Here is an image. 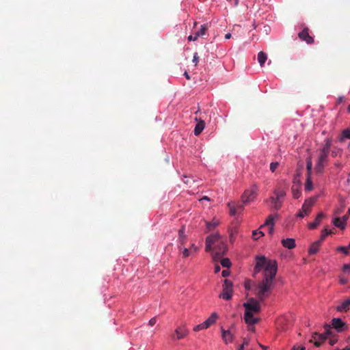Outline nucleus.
<instances>
[{"mask_svg": "<svg viewBox=\"0 0 350 350\" xmlns=\"http://www.w3.org/2000/svg\"><path fill=\"white\" fill-rule=\"evenodd\" d=\"M256 263L254 267V274H256L264 268L263 278L257 286L256 295L261 301L268 297L274 287V281L278 271L277 262L275 260H269L263 256L256 258Z\"/></svg>", "mask_w": 350, "mask_h": 350, "instance_id": "obj_1", "label": "nucleus"}, {"mask_svg": "<svg viewBox=\"0 0 350 350\" xmlns=\"http://www.w3.org/2000/svg\"><path fill=\"white\" fill-rule=\"evenodd\" d=\"M245 308L244 320L249 325H254L258 323V319L254 317V314H257L260 311V305L258 301L254 298H250L248 301L243 304Z\"/></svg>", "mask_w": 350, "mask_h": 350, "instance_id": "obj_2", "label": "nucleus"}, {"mask_svg": "<svg viewBox=\"0 0 350 350\" xmlns=\"http://www.w3.org/2000/svg\"><path fill=\"white\" fill-rule=\"evenodd\" d=\"M331 141L327 139L325 140L323 147L319 150V154L317 162L315 165V170L317 173H323L324 167L327 163L328 156L330 151Z\"/></svg>", "mask_w": 350, "mask_h": 350, "instance_id": "obj_3", "label": "nucleus"}, {"mask_svg": "<svg viewBox=\"0 0 350 350\" xmlns=\"http://www.w3.org/2000/svg\"><path fill=\"white\" fill-rule=\"evenodd\" d=\"M329 329V325H326L325 334H319L317 332H314L309 342L313 343L317 347H320L327 339V336L330 334Z\"/></svg>", "mask_w": 350, "mask_h": 350, "instance_id": "obj_4", "label": "nucleus"}, {"mask_svg": "<svg viewBox=\"0 0 350 350\" xmlns=\"http://www.w3.org/2000/svg\"><path fill=\"white\" fill-rule=\"evenodd\" d=\"M258 188L254 185L250 189L245 191L242 196V202L243 204H247L252 202L256 197Z\"/></svg>", "mask_w": 350, "mask_h": 350, "instance_id": "obj_5", "label": "nucleus"}, {"mask_svg": "<svg viewBox=\"0 0 350 350\" xmlns=\"http://www.w3.org/2000/svg\"><path fill=\"white\" fill-rule=\"evenodd\" d=\"M232 294V284L228 280H224L223 285V291L220 294L219 297L225 300H230Z\"/></svg>", "mask_w": 350, "mask_h": 350, "instance_id": "obj_6", "label": "nucleus"}, {"mask_svg": "<svg viewBox=\"0 0 350 350\" xmlns=\"http://www.w3.org/2000/svg\"><path fill=\"white\" fill-rule=\"evenodd\" d=\"M316 202L315 198H309L306 200L302 205L301 209L297 213V217L303 218L306 215L308 214L310 211L311 207Z\"/></svg>", "mask_w": 350, "mask_h": 350, "instance_id": "obj_7", "label": "nucleus"}, {"mask_svg": "<svg viewBox=\"0 0 350 350\" xmlns=\"http://www.w3.org/2000/svg\"><path fill=\"white\" fill-rule=\"evenodd\" d=\"M188 334V330L185 326H180L175 330L174 334L172 336L173 340H180L184 338Z\"/></svg>", "mask_w": 350, "mask_h": 350, "instance_id": "obj_8", "label": "nucleus"}, {"mask_svg": "<svg viewBox=\"0 0 350 350\" xmlns=\"http://www.w3.org/2000/svg\"><path fill=\"white\" fill-rule=\"evenodd\" d=\"M299 38L305 41L307 44H312L314 42V38L309 34V29L305 27L301 32L298 33Z\"/></svg>", "mask_w": 350, "mask_h": 350, "instance_id": "obj_9", "label": "nucleus"}, {"mask_svg": "<svg viewBox=\"0 0 350 350\" xmlns=\"http://www.w3.org/2000/svg\"><path fill=\"white\" fill-rule=\"evenodd\" d=\"M217 246V250L213 255V258L215 261L218 260L221 256L226 252L227 247L223 241H220Z\"/></svg>", "mask_w": 350, "mask_h": 350, "instance_id": "obj_10", "label": "nucleus"}, {"mask_svg": "<svg viewBox=\"0 0 350 350\" xmlns=\"http://www.w3.org/2000/svg\"><path fill=\"white\" fill-rule=\"evenodd\" d=\"M332 325L339 332H342L346 327L345 323L339 318L332 319Z\"/></svg>", "mask_w": 350, "mask_h": 350, "instance_id": "obj_11", "label": "nucleus"}, {"mask_svg": "<svg viewBox=\"0 0 350 350\" xmlns=\"http://www.w3.org/2000/svg\"><path fill=\"white\" fill-rule=\"evenodd\" d=\"M325 217L323 213H319L313 222L308 224L310 229H315L321 223V220Z\"/></svg>", "mask_w": 350, "mask_h": 350, "instance_id": "obj_12", "label": "nucleus"}, {"mask_svg": "<svg viewBox=\"0 0 350 350\" xmlns=\"http://www.w3.org/2000/svg\"><path fill=\"white\" fill-rule=\"evenodd\" d=\"M221 336L225 343L231 342L233 340V334L230 330H225L221 328Z\"/></svg>", "mask_w": 350, "mask_h": 350, "instance_id": "obj_13", "label": "nucleus"}, {"mask_svg": "<svg viewBox=\"0 0 350 350\" xmlns=\"http://www.w3.org/2000/svg\"><path fill=\"white\" fill-rule=\"evenodd\" d=\"M265 226H269V232L270 234H272L273 233V226H274V216L273 215H270L266 219L265 224L261 226L260 228H263Z\"/></svg>", "mask_w": 350, "mask_h": 350, "instance_id": "obj_14", "label": "nucleus"}, {"mask_svg": "<svg viewBox=\"0 0 350 350\" xmlns=\"http://www.w3.org/2000/svg\"><path fill=\"white\" fill-rule=\"evenodd\" d=\"M282 244L284 247L288 248V249H293L295 247V241L294 239L288 238L286 239L282 240Z\"/></svg>", "mask_w": 350, "mask_h": 350, "instance_id": "obj_15", "label": "nucleus"}, {"mask_svg": "<svg viewBox=\"0 0 350 350\" xmlns=\"http://www.w3.org/2000/svg\"><path fill=\"white\" fill-rule=\"evenodd\" d=\"M350 306V299H347L345 300L340 305H338L336 307V310L338 312H347L349 310Z\"/></svg>", "mask_w": 350, "mask_h": 350, "instance_id": "obj_16", "label": "nucleus"}, {"mask_svg": "<svg viewBox=\"0 0 350 350\" xmlns=\"http://www.w3.org/2000/svg\"><path fill=\"white\" fill-rule=\"evenodd\" d=\"M217 318L218 315L217 313H212L211 315L204 322L205 327H206V328H208L211 325H212L216 322Z\"/></svg>", "mask_w": 350, "mask_h": 350, "instance_id": "obj_17", "label": "nucleus"}, {"mask_svg": "<svg viewBox=\"0 0 350 350\" xmlns=\"http://www.w3.org/2000/svg\"><path fill=\"white\" fill-rule=\"evenodd\" d=\"M208 29V25L203 24V25H200V29L194 33V36H196L197 39L200 37H203L204 35H206Z\"/></svg>", "mask_w": 350, "mask_h": 350, "instance_id": "obj_18", "label": "nucleus"}, {"mask_svg": "<svg viewBox=\"0 0 350 350\" xmlns=\"http://www.w3.org/2000/svg\"><path fill=\"white\" fill-rule=\"evenodd\" d=\"M319 241H317L311 244L310 247L308 249L309 254H315L319 252V247L321 245Z\"/></svg>", "mask_w": 350, "mask_h": 350, "instance_id": "obj_19", "label": "nucleus"}, {"mask_svg": "<svg viewBox=\"0 0 350 350\" xmlns=\"http://www.w3.org/2000/svg\"><path fill=\"white\" fill-rule=\"evenodd\" d=\"M205 123L203 120L199 121L195 126L194 134L195 135H199L203 129H204Z\"/></svg>", "mask_w": 350, "mask_h": 350, "instance_id": "obj_20", "label": "nucleus"}, {"mask_svg": "<svg viewBox=\"0 0 350 350\" xmlns=\"http://www.w3.org/2000/svg\"><path fill=\"white\" fill-rule=\"evenodd\" d=\"M333 224L336 227L339 228L341 230H344L346 226V223L340 217L334 218Z\"/></svg>", "mask_w": 350, "mask_h": 350, "instance_id": "obj_21", "label": "nucleus"}, {"mask_svg": "<svg viewBox=\"0 0 350 350\" xmlns=\"http://www.w3.org/2000/svg\"><path fill=\"white\" fill-rule=\"evenodd\" d=\"M267 59V55L263 51H260L258 53V61L261 67H262Z\"/></svg>", "mask_w": 350, "mask_h": 350, "instance_id": "obj_22", "label": "nucleus"}, {"mask_svg": "<svg viewBox=\"0 0 350 350\" xmlns=\"http://www.w3.org/2000/svg\"><path fill=\"white\" fill-rule=\"evenodd\" d=\"M270 200L275 209L278 210L281 208L282 202L280 200L275 197H271Z\"/></svg>", "mask_w": 350, "mask_h": 350, "instance_id": "obj_23", "label": "nucleus"}, {"mask_svg": "<svg viewBox=\"0 0 350 350\" xmlns=\"http://www.w3.org/2000/svg\"><path fill=\"white\" fill-rule=\"evenodd\" d=\"M333 233V232L331 230H328L327 228H325L322 232H321V237H320V239L318 240L321 243H322L325 237L329 235V234H332Z\"/></svg>", "mask_w": 350, "mask_h": 350, "instance_id": "obj_24", "label": "nucleus"}, {"mask_svg": "<svg viewBox=\"0 0 350 350\" xmlns=\"http://www.w3.org/2000/svg\"><path fill=\"white\" fill-rule=\"evenodd\" d=\"M206 238H211V242L212 243V245H214L216 243H219L221 241V236L218 233L211 234Z\"/></svg>", "mask_w": 350, "mask_h": 350, "instance_id": "obj_25", "label": "nucleus"}, {"mask_svg": "<svg viewBox=\"0 0 350 350\" xmlns=\"http://www.w3.org/2000/svg\"><path fill=\"white\" fill-rule=\"evenodd\" d=\"M312 168V161L311 157H308L306 159V169H307V176H311Z\"/></svg>", "mask_w": 350, "mask_h": 350, "instance_id": "obj_26", "label": "nucleus"}, {"mask_svg": "<svg viewBox=\"0 0 350 350\" xmlns=\"http://www.w3.org/2000/svg\"><path fill=\"white\" fill-rule=\"evenodd\" d=\"M293 198L297 199L301 196V191L298 186H293L291 188Z\"/></svg>", "mask_w": 350, "mask_h": 350, "instance_id": "obj_27", "label": "nucleus"}, {"mask_svg": "<svg viewBox=\"0 0 350 350\" xmlns=\"http://www.w3.org/2000/svg\"><path fill=\"white\" fill-rule=\"evenodd\" d=\"M312 182L311 180V176H307L306 182L305 183V190L311 191L312 189Z\"/></svg>", "mask_w": 350, "mask_h": 350, "instance_id": "obj_28", "label": "nucleus"}, {"mask_svg": "<svg viewBox=\"0 0 350 350\" xmlns=\"http://www.w3.org/2000/svg\"><path fill=\"white\" fill-rule=\"evenodd\" d=\"M274 194L275 195V198L280 200L286 196V191L284 189H277L274 191Z\"/></svg>", "mask_w": 350, "mask_h": 350, "instance_id": "obj_29", "label": "nucleus"}, {"mask_svg": "<svg viewBox=\"0 0 350 350\" xmlns=\"http://www.w3.org/2000/svg\"><path fill=\"white\" fill-rule=\"evenodd\" d=\"M183 182L185 184L189 185V187H191L192 185L196 183V180L190 177L185 176Z\"/></svg>", "mask_w": 350, "mask_h": 350, "instance_id": "obj_30", "label": "nucleus"}, {"mask_svg": "<svg viewBox=\"0 0 350 350\" xmlns=\"http://www.w3.org/2000/svg\"><path fill=\"white\" fill-rule=\"evenodd\" d=\"M212 243L211 242V238H206V247H205V251L207 252H209L212 251Z\"/></svg>", "mask_w": 350, "mask_h": 350, "instance_id": "obj_31", "label": "nucleus"}, {"mask_svg": "<svg viewBox=\"0 0 350 350\" xmlns=\"http://www.w3.org/2000/svg\"><path fill=\"white\" fill-rule=\"evenodd\" d=\"M264 236V233L260 230H254L252 233L253 239L257 240L259 237Z\"/></svg>", "mask_w": 350, "mask_h": 350, "instance_id": "obj_32", "label": "nucleus"}, {"mask_svg": "<svg viewBox=\"0 0 350 350\" xmlns=\"http://www.w3.org/2000/svg\"><path fill=\"white\" fill-rule=\"evenodd\" d=\"M221 265L224 267H230V265H231V262L229 260V258H223L221 259Z\"/></svg>", "mask_w": 350, "mask_h": 350, "instance_id": "obj_33", "label": "nucleus"}, {"mask_svg": "<svg viewBox=\"0 0 350 350\" xmlns=\"http://www.w3.org/2000/svg\"><path fill=\"white\" fill-rule=\"evenodd\" d=\"M217 225H218V222L217 221L207 222L206 223V228H207L208 230H212Z\"/></svg>", "mask_w": 350, "mask_h": 350, "instance_id": "obj_34", "label": "nucleus"}, {"mask_svg": "<svg viewBox=\"0 0 350 350\" xmlns=\"http://www.w3.org/2000/svg\"><path fill=\"white\" fill-rule=\"evenodd\" d=\"M279 163L278 162H272L270 164V170L271 172H275L276 169L279 166Z\"/></svg>", "mask_w": 350, "mask_h": 350, "instance_id": "obj_35", "label": "nucleus"}, {"mask_svg": "<svg viewBox=\"0 0 350 350\" xmlns=\"http://www.w3.org/2000/svg\"><path fill=\"white\" fill-rule=\"evenodd\" d=\"M207 329L206 327H205V325L204 322L202 323H200L193 327V330L195 332H198L202 329Z\"/></svg>", "mask_w": 350, "mask_h": 350, "instance_id": "obj_36", "label": "nucleus"}, {"mask_svg": "<svg viewBox=\"0 0 350 350\" xmlns=\"http://www.w3.org/2000/svg\"><path fill=\"white\" fill-rule=\"evenodd\" d=\"M181 250L183 252V258H187L191 254L190 252V250L188 248L183 247V249Z\"/></svg>", "mask_w": 350, "mask_h": 350, "instance_id": "obj_37", "label": "nucleus"}, {"mask_svg": "<svg viewBox=\"0 0 350 350\" xmlns=\"http://www.w3.org/2000/svg\"><path fill=\"white\" fill-rule=\"evenodd\" d=\"M228 206L230 208V215H234L237 213H238V210L236 208L235 206H231V204L230 203L228 204Z\"/></svg>", "mask_w": 350, "mask_h": 350, "instance_id": "obj_38", "label": "nucleus"}, {"mask_svg": "<svg viewBox=\"0 0 350 350\" xmlns=\"http://www.w3.org/2000/svg\"><path fill=\"white\" fill-rule=\"evenodd\" d=\"M185 237H182V239H178V247L179 250H182L185 244Z\"/></svg>", "mask_w": 350, "mask_h": 350, "instance_id": "obj_39", "label": "nucleus"}, {"mask_svg": "<svg viewBox=\"0 0 350 350\" xmlns=\"http://www.w3.org/2000/svg\"><path fill=\"white\" fill-rule=\"evenodd\" d=\"M337 250L343 252L346 255L349 254L347 247L345 246L338 247Z\"/></svg>", "mask_w": 350, "mask_h": 350, "instance_id": "obj_40", "label": "nucleus"}, {"mask_svg": "<svg viewBox=\"0 0 350 350\" xmlns=\"http://www.w3.org/2000/svg\"><path fill=\"white\" fill-rule=\"evenodd\" d=\"M342 137L344 138L350 139V129L349 128L348 129L345 130L342 132Z\"/></svg>", "mask_w": 350, "mask_h": 350, "instance_id": "obj_41", "label": "nucleus"}, {"mask_svg": "<svg viewBox=\"0 0 350 350\" xmlns=\"http://www.w3.org/2000/svg\"><path fill=\"white\" fill-rule=\"evenodd\" d=\"M189 250L191 253L192 254L196 253L198 251L199 248L195 244L193 243L191 245Z\"/></svg>", "mask_w": 350, "mask_h": 350, "instance_id": "obj_42", "label": "nucleus"}, {"mask_svg": "<svg viewBox=\"0 0 350 350\" xmlns=\"http://www.w3.org/2000/svg\"><path fill=\"white\" fill-rule=\"evenodd\" d=\"M182 237H185V227H182V228L178 230V239H182Z\"/></svg>", "mask_w": 350, "mask_h": 350, "instance_id": "obj_43", "label": "nucleus"}, {"mask_svg": "<svg viewBox=\"0 0 350 350\" xmlns=\"http://www.w3.org/2000/svg\"><path fill=\"white\" fill-rule=\"evenodd\" d=\"M342 271L344 273H349L350 272V264H345L342 267Z\"/></svg>", "mask_w": 350, "mask_h": 350, "instance_id": "obj_44", "label": "nucleus"}, {"mask_svg": "<svg viewBox=\"0 0 350 350\" xmlns=\"http://www.w3.org/2000/svg\"><path fill=\"white\" fill-rule=\"evenodd\" d=\"M349 215H350V208H349L347 213L346 215H345L344 216H342V219L346 223L347 221L349 219Z\"/></svg>", "mask_w": 350, "mask_h": 350, "instance_id": "obj_45", "label": "nucleus"}, {"mask_svg": "<svg viewBox=\"0 0 350 350\" xmlns=\"http://www.w3.org/2000/svg\"><path fill=\"white\" fill-rule=\"evenodd\" d=\"M157 323V318L156 317H153L152 318L149 322H148V325L150 326H153L154 325H155Z\"/></svg>", "mask_w": 350, "mask_h": 350, "instance_id": "obj_46", "label": "nucleus"}, {"mask_svg": "<svg viewBox=\"0 0 350 350\" xmlns=\"http://www.w3.org/2000/svg\"><path fill=\"white\" fill-rule=\"evenodd\" d=\"M198 59H199V57L198 55V53H196L193 55V62L195 63V65L196 66L198 62Z\"/></svg>", "mask_w": 350, "mask_h": 350, "instance_id": "obj_47", "label": "nucleus"}, {"mask_svg": "<svg viewBox=\"0 0 350 350\" xmlns=\"http://www.w3.org/2000/svg\"><path fill=\"white\" fill-rule=\"evenodd\" d=\"M245 288L247 290H250L251 288V282L250 280H247L245 282Z\"/></svg>", "mask_w": 350, "mask_h": 350, "instance_id": "obj_48", "label": "nucleus"}, {"mask_svg": "<svg viewBox=\"0 0 350 350\" xmlns=\"http://www.w3.org/2000/svg\"><path fill=\"white\" fill-rule=\"evenodd\" d=\"M348 282V280L347 278H340V283L341 284H345Z\"/></svg>", "mask_w": 350, "mask_h": 350, "instance_id": "obj_49", "label": "nucleus"}, {"mask_svg": "<svg viewBox=\"0 0 350 350\" xmlns=\"http://www.w3.org/2000/svg\"><path fill=\"white\" fill-rule=\"evenodd\" d=\"M198 39L196 38V36H195L194 35H190L189 37H188V40L189 41H196Z\"/></svg>", "mask_w": 350, "mask_h": 350, "instance_id": "obj_50", "label": "nucleus"}, {"mask_svg": "<svg viewBox=\"0 0 350 350\" xmlns=\"http://www.w3.org/2000/svg\"><path fill=\"white\" fill-rule=\"evenodd\" d=\"M343 211V207L340 208H337L336 210H335L334 211V214L335 215H340Z\"/></svg>", "mask_w": 350, "mask_h": 350, "instance_id": "obj_51", "label": "nucleus"}, {"mask_svg": "<svg viewBox=\"0 0 350 350\" xmlns=\"http://www.w3.org/2000/svg\"><path fill=\"white\" fill-rule=\"evenodd\" d=\"M235 207L238 210V213H239L243 210V206L242 204H239V205L236 206Z\"/></svg>", "mask_w": 350, "mask_h": 350, "instance_id": "obj_52", "label": "nucleus"}, {"mask_svg": "<svg viewBox=\"0 0 350 350\" xmlns=\"http://www.w3.org/2000/svg\"><path fill=\"white\" fill-rule=\"evenodd\" d=\"M292 350H306L305 347H293V348L292 349Z\"/></svg>", "mask_w": 350, "mask_h": 350, "instance_id": "obj_53", "label": "nucleus"}, {"mask_svg": "<svg viewBox=\"0 0 350 350\" xmlns=\"http://www.w3.org/2000/svg\"><path fill=\"white\" fill-rule=\"evenodd\" d=\"M221 274L223 277H226L229 275V271L228 270H224Z\"/></svg>", "mask_w": 350, "mask_h": 350, "instance_id": "obj_54", "label": "nucleus"}, {"mask_svg": "<svg viewBox=\"0 0 350 350\" xmlns=\"http://www.w3.org/2000/svg\"><path fill=\"white\" fill-rule=\"evenodd\" d=\"M344 100H345V97L344 96H340L338 98V103H340L343 102Z\"/></svg>", "mask_w": 350, "mask_h": 350, "instance_id": "obj_55", "label": "nucleus"}, {"mask_svg": "<svg viewBox=\"0 0 350 350\" xmlns=\"http://www.w3.org/2000/svg\"><path fill=\"white\" fill-rule=\"evenodd\" d=\"M220 271V267L219 265H216L215 267V272L218 273Z\"/></svg>", "mask_w": 350, "mask_h": 350, "instance_id": "obj_56", "label": "nucleus"}, {"mask_svg": "<svg viewBox=\"0 0 350 350\" xmlns=\"http://www.w3.org/2000/svg\"><path fill=\"white\" fill-rule=\"evenodd\" d=\"M231 38V33H228L225 35L226 39H230Z\"/></svg>", "mask_w": 350, "mask_h": 350, "instance_id": "obj_57", "label": "nucleus"}, {"mask_svg": "<svg viewBox=\"0 0 350 350\" xmlns=\"http://www.w3.org/2000/svg\"><path fill=\"white\" fill-rule=\"evenodd\" d=\"M184 75L185 76V77L187 78V79H188V80H189V79H190V76L189 75V74L187 73V72H185Z\"/></svg>", "mask_w": 350, "mask_h": 350, "instance_id": "obj_58", "label": "nucleus"}, {"mask_svg": "<svg viewBox=\"0 0 350 350\" xmlns=\"http://www.w3.org/2000/svg\"><path fill=\"white\" fill-rule=\"evenodd\" d=\"M335 343H336V340H333V339H330L329 340V344L331 345H334Z\"/></svg>", "mask_w": 350, "mask_h": 350, "instance_id": "obj_59", "label": "nucleus"}, {"mask_svg": "<svg viewBox=\"0 0 350 350\" xmlns=\"http://www.w3.org/2000/svg\"><path fill=\"white\" fill-rule=\"evenodd\" d=\"M332 157H335L337 156V152L336 151H334V150H332Z\"/></svg>", "mask_w": 350, "mask_h": 350, "instance_id": "obj_60", "label": "nucleus"}, {"mask_svg": "<svg viewBox=\"0 0 350 350\" xmlns=\"http://www.w3.org/2000/svg\"><path fill=\"white\" fill-rule=\"evenodd\" d=\"M239 0H234V6H237V5H238V4H239Z\"/></svg>", "mask_w": 350, "mask_h": 350, "instance_id": "obj_61", "label": "nucleus"}, {"mask_svg": "<svg viewBox=\"0 0 350 350\" xmlns=\"http://www.w3.org/2000/svg\"><path fill=\"white\" fill-rule=\"evenodd\" d=\"M230 240L231 242H232L234 241V237H233L232 234H230Z\"/></svg>", "mask_w": 350, "mask_h": 350, "instance_id": "obj_62", "label": "nucleus"}, {"mask_svg": "<svg viewBox=\"0 0 350 350\" xmlns=\"http://www.w3.org/2000/svg\"><path fill=\"white\" fill-rule=\"evenodd\" d=\"M345 350H350V345L345 348Z\"/></svg>", "mask_w": 350, "mask_h": 350, "instance_id": "obj_63", "label": "nucleus"}, {"mask_svg": "<svg viewBox=\"0 0 350 350\" xmlns=\"http://www.w3.org/2000/svg\"><path fill=\"white\" fill-rule=\"evenodd\" d=\"M347 111H348L349 113H350V105L347 107Z\"/></svg>", "mask_w": 350, "mask_h": 350, "instance_id": "obj_64", "label": "nucleus"}]
</instances>
